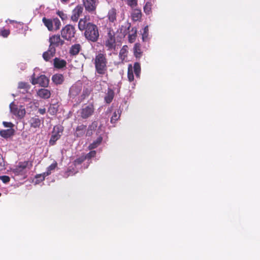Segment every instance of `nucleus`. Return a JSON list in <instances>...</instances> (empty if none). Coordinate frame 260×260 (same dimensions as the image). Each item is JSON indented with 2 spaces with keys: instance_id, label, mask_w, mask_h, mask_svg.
<instances>
[{
  "instance_id": "nucleus-41",
  "label": "nucleus",
  "mask_w": 260,
  "mask_h": 260,
  "mask_svg": "<svg viewBox=\"0 0 260 260\" xmlns=\"http://www.w3.org/2000/svg\"><path fill=\"white\" fill-rule=\"evenodd\" d=\"M0 180H2L4 183H7L10 182V178L8 176L3 175L0 176Z\"/></svg>"
},
{
  "instance_id": "nucleus-47",
  "label": "nucleus",
  "mask_w": 260,
  "mask_h": 260,
  "mask_svg": "<svg viewBox=\"0 0 260 260\" xmlns=\"http://www.w3.org/2000/svg\"><path fill=\"white\" fill-rule=\"evenodd\" d=\"M39 113L41 115H44L46 113V109L45 108H40L38 110Z\"/></svg>"
},
{
  "instance_id": "nucleus-3",
  "label": "nucleus",
  "mask_w": 260,
  "mask_h": 260,
  "mask_svg": "<svg viewBox=\"0 0 260 260\" xmlns=\"http://www.w3.org/2000/svg\"><path fill=\"white\" fill-rule=\"evenodd\" d=\"M131 24L129 23H126L121 27V32H123V35L125 36L128 33V42L131 43L134 42L136 39L137 30L136 27H132L130 30Z\"/></svg>"
},
{
  "instance_id": "nucleus-9",
  "label": "nucleus",
  "mask_w": 260,
  "mask_h": 260,
  "mask_svg": "<svg viewBox=\"0 0 260 260\" xmlns=\"http://www.w3.org/2000/svg\"><path fill=\"white\" fill-rule=\"evenodd\" d=\"M49 42L50 43L49 47L52 49L61 47L64 44V41L58 35H54L50 37L49 39Z\"/></svg>"
},
{
  "instance_id": "nucleus-21",
  "label": "nucleus",
  "mask_w": 260,
  "mask_h": 260,
  "mask_svg": "<svg viewBox=\"0 0 260 260\" xmlns=\"http://www.w3.org/2000/svg\"><path fill=\"white\" fill-rule=\"evenodd\" d=\"M67 65V62L63 59H60L59 58L55 57L54 59V66L56 69H62Z\"/></svg>"
},
{
  "instance_id": "nucleus-40",
  "label": "nucleus",
  "mask_w": 260,
  "mask_h": 260,
  "mask_svg": "<svg viewBox=\"0 0 260 260\" xmlns=\"http://www.w3.org/2000/svg\"><path fill=\"white\" fill-rule=\"evenodd\" d=\"M5 169V165L4 158L1 154H0V171Z\"/></svg>"
},
{
  "instance_id": "nucleus-10",
  "label": "nucleus",
  "mask_w": 260,
  "mask_h": 260,
  "mask_svg": "<svg viewBox=\"0 0 260 260\" xmlns=\"http://www.w3.org/2000/svg\"><path fill=\"white\" fill-rule=\"evenodd\" d=\"M94 107L92 104L88 105L81 109L80 115L83 119H86L92 115Z\"/></svg>"
},
{
  "instance_id": "nucleus-46",
  "label": "nucleus",
  "mask_w": 260,
  "mask_h": 260,
  "mask_svg": "<svg viewBox=\"0 0 260 260\" xmlns=\"http://www.w3.org/2000/svg\"><path fill=\"white\" fill-rule=\"evenodd\" d=\"M148 31V27L147 26H146L145 27V28L144 29V32L142 35V39L143 41H144L145 38L147 37Z\"/></svg>"
},
{
  "instance_id": "nucleus-35",
  "label": "nucleus",
  "mask_w": 260,
  "mask_h": 260,
  "mask_svg": "<svg viewBox=\"0 0 260 260\" xmlns=\"http://www.w3.org/2000/svg\"><path fill=\"white\" fill-rule=\"evenodd\" d=\"M86 160V157H85L84 155H82L80 157L76 158L74 160V164L75 165H80L84 161Z\"/></svg>"
},
{
  "instance_id": "nucleus-32",
  "label": "nucleus",
  "mask_w": 260,
  "mask_h": 260,
  "mask_svg": "<svg viewBox=\"0 0 260 260\" xmlns=\"http://www.w3.org/2000/svg\"><path fill=\"white\" fill-rule=\"evenodd\" d=\"M58 111L57 108L56 107L55 105H51L49 108H48V112L51 115H54L56 114Z\"/></svg>"
},
{
  "instance_id": "nucleus-15",
  "label": "nucleus",
  "mask_w": 260,
  "mask_h": 260,
  "mask_svg": "<svg viewBox=\"0 0 260 260\" xmlns=\"http://www.w3.org/2000/svg\"><path fill=\"white\" fill-rule=\"evenodd\" d=\"M134 55L137 58H140L143 56V50L140 43H136L133 48Z\"/></svg>"
},
{
  "instance_id": "nucleus-17",
  "label": "nucleus",
  "mask_w": 260,
  "mask_h": 260,
  "mask_svg": "<svg viewBox=\"0 0 260 260\" xmlns=\"http://www.w3.org/2000/svg\"><path fill=\"white\" fill-rule=\"evenodd\" d=\"M86 131V125L81 124L77 126L74 133V136L76 137H83Z\"/></svg>"
},
{
  "instance_id": "nucleus-6",
  "label": "nucleus",
  "mask_w": 260,
  "mask_h": 260,
  "mask_svg": "<svg viewBox=\"0 0 260 260\" xmlns=\"http://www.w3.org/2000/svg\"><path fill=\"white\" fill-rule=\"evenodd\" d=\"M63 131V127L61 125L54 126L52 132V135L49 140V144L54 145L55 142L60 139Z\"/></svg>"
},
{
  "instance_id": "nucleus-39",
  "label": "nucleus",
  "mask_w": 260,
  "mask_h": 260,
  "mask_svg": "<svg viewBox=\"0 0 260 260\" xmlns=\"http://www.w3.org/2000/svg\"><path fill=\"white\" fill-rule=\"evenodd\" d=\"M57 14L60 17L62 20H66L68 19V16L62 11H58L57 12Z\"/></svg>"
},
{
  "instance_id": "nucleus-1",
  "label": "nucleus",
  "mask_w": 260,
  "mask_h": 260,
  "mask_svg": "<svg viewBox=\"0 0 260 260\" xmlns=\"http://www.w3.org/2000/svg\"><path fill=\"white\" fill-rule=\"evenodd\" d=\"M78 26L80 31H84L85 38L88 41L96 42L98 40L100 36L98 27L95 24L89 22L86 16L79 20Z\"/></svg>"
},
{
  "instance_id": "nucleus-33",
  "label": "nucleus",
  "mask_w": 260,
  "mask_h": 260,
  "mask_svg": "<svg viewBox=\"0 0 260 260\" xmlns=\"http://www.w3.org/2000/svg\"><path fill=\"white\" fill-rule=\"evenodd\" d=\"M119 110H117V113L115 111L111 118V123H115L116 121L118 120V119L120 117V113H119Z\"/></svg>"
},
{
  "instance_id": "nucleus-11",
  "label": "nucleus",
  "mask_w": 260,
  "mask_h": 260,
  "mask_svg": "<svg viewBox=\"0 0 260 260\" xmlns=\"http://www.w3.org/2000/svg\"><path fill=\"white\" fill-rule=\"evenodd\" d=\"M85 10L88 12H94L96 8L98 0H83Z\"/></svg>"
},
{
  "instance_id": "nucleus-7",
  "label": "nucleus",
  "mask_w": 260,
  "mask_h": 260,
  "mask_svg": "<svg viewBox=\"0 0 260 260\" xmlns=\"http://www.w3.org/2000/svg\"><path fill=\"white\" fill-rule=\"evenodd\" d=\"M11 112L19 119L24 118L26 114L25 109L23 106L18 107L17 106L12 103L10 105Z\"/></svg>"
},
{
  "instance_id": "nucleus-50",
  "label": "nucleus",
  "mask_w": 260,
  "mask_h": 260,
  "mask_svg": "<svg viewBox=\"0 0 260 260\" xmlns=\"http://www.w3.org/2000/svg\"><path fill=\"white\" fill-rule=\"evenodd\" d=\"M1 195H2V193L0 192V197L1 196Z\"/></svg>"
},
{
  "instance_id": "nucleus-19",
  "label": "nucleus",
  "mask_w": 260,
  "mask_h": 260,
  "mask_svg": "<svg viewBox=\"0 0 260 260\" xmlns=\"http://www.w3.org/2000/svg\"><path fill=\"white\" fill-rule=\"evenodd\" d=\"M37 94L42 99H48L50 98L51 96V92L50 91L47 89L42 88L38 91Z\"/></svg>"
},
{
  "instance_id": "nucleus-49",
  "label": "nucleus",
  "mask_w": 260,
  "mask_h": 260,
  "mask_svg": "<svg viewBox=\"0 0 260 260\" xmlns=\"http://www.w3.org/2000/svg\"><path fill=\"white\" fill-rule=\"evenodd\" d=\"M9 21L10 23H13L14 22V20H9Z\"/></svg>"
},
{
  "instance_id": "nucleus-23",
  "label": "nucleus",
  "mask_w": 260,
  "mask_h": 260,
  "mask_svg": "<svg viewBox=\"0 0 260 260\" xmlns=\"http://www.w3.org/2000/svg\"><path fill=\"white\" fill-rule=\"evenodd\" d=\"M131 17L134 21H140L142 17V12L140 9H134L132 13Z\"/></svg>"
},
{
  "instance_id": "nucleus-31",
  "label": "nucleus",
  "mask_w": 260,
  "mask_h": 260,
  "mask_svg": "<svg viewBox=\"0 0 260 260\" xmlns=\"http://www.w3.org/2000/svg\"><path fill=\"white\" fill-rule=\"evenodd\" d=\"M127 78L130 82L133 81L134 80V76L132 67L130 66L128 68L127 71Z\"/></svg>"
},
{
  "instance_id": "nucleus-45",
  "label": "nucleus",
  "mask_w": 260,
  "mask_h": 260,
  "mask_svg": "<svg viewBox=\"0 0 260 260\" xmlns=\"http://www.w3.org/2000/svg\"><path fill=\"white\" fill-rule=\"evenodd\" d=\"M76 87L72 86L70 88V91H69L70 94L72 95H76V94H77L78 93V91H76Z\"/></svg>"
},
{
  "instance_id": "nucleus-14",
  "label": "nucleus",
  "mask_w": 260,
  "mask_h": 260,
  "mask_svg": "<svg viewBox=\"0 0 260 260\" xmlns=\"http://www.w3.org/2000/svg\"><path fill=\"white\" fill-rule=\"evenodd\" d=\"M57 163L56 161H54L51 165H50L47 168V171L43 173L42 174H38L36 176V178H41V180L43 181L45 179V177L50 174H51L52 171L55 170V169L57 167Z\"/></svg>"
},
{
  "instance_id": "nucleus-22",
  "label": "nucleus",
  "mask_w": 260,
  "mask_h": 260,
  "mask_svg": "<svg viewBox=\"0 0 260 260\" xmlns=\"http://www.w3.org/2000/svg\"><path fill=\"white\" fill-rule=\"evenodd\" d=\"M52 80L56 85L61 84L64 81V77L61 74H56L52 76Z\"/></svg>"
},
{
  "instance_id": "nucleus-24",
  "label": "nucleus",
  "mask_w": 260,
  "mask_h": 260,
  "mask_svg": "<svg viewBox=\"0 0 260 260\" xmlns=\"http://www.w3.org/2000/svg\"><path fill=\"white\" fill-rule=\"evenodd\" d=\"M81 49V45L79 44H76L71 47L69 53L72 55H76L79 53Z\"/></svg>"
},
{
  "instance_id": "nucleus-36",
  "label": "nucleus",
  "mask_w": 260,
  "mask_h": 260,
  "mask_svg": "<svg viewBox=\"0 0 260 260\" xmlns=\"http://www.w3.org/2000/svg\"><path fill=\"white\" fill-rule=\"evenodd\" d=\"M53 24L55 26V30H58L59 29L60 26L61 25V22L57 18L53 19Z\"/></svg>"
},
{
  "instance_id": "nucleus-34",
  "label": "nucleus",
  "mask_w": 260,
  "mask_h": 260,
  "mask_svg": "<svg viewBox=\"0 0 260 260\" xmlns=\"http://www.w3.org/2000/svg\"><path fill=\"white\" fill-rule=\"evenodd\" d=\"M144 11L146 14H149L151 12V4L147 2L144 7Z\"/></svg>"
},
{
  "instance_id": "nucleus-5",
  "label": "nucleus",
  "mask_w": 260,
  "mask_h": 260,
  "mask_svg": "<svg viewBox=\"0 0 260 260\" xmlns=\"http://www.w3.org/2000/svg\"><path fill=\"white\" fill-rule=\"evenodd\" d=\"M105 45L107 48V50L111 51L115 50L116 48V41L115 38V33L113 30L110 29L107 34V37L105 41Z\"/></svg>"
},
{
  "instance_id": "nucleus-16",
  "label": "nucleus",
  "mask_w": 260,
  "mask_h": 260,
  "mask_svg": "<svg viewBox=\"0 0 260 260\" xmlns=\"http://www.w3.org/2000/svg\"><path fill=\"white\" fill-rule=\"evenodd\" d=\"M56 53V49H52L49 47L47 51L44 52L43 54V58L46 61H49Z\"/></svg>"
},
{
  "instance_id": "nucleus-2",
  "label": "nucleus",
  "mask_w": 260,
  "mask_h": 260,
  "mask_svg": "<svg viewBox=\"0 0 260 260\" xmlns=\"http://www.w3.org/2000/svg\"><path fill=\"white\" fill-rule=\"evenodd\" d=\"M93 60L96 73L101 76L107 73L108 59L106 53L98 52Z\"/></svg>"
},
{
  "instance_id": "nucleus-25",
  "label": "nucleus",
  "mask_w": 260,
  "mask_h": 260,
  "mask_svg": "<svg viewBox=\"0 0 260 260\" xmlns=\"http://www.w3.org/2000/svg\"><path fill=\"white\" fill-rule=\"evenodd\" d=\"M127 54L128 47L127 45H124L120 50L119 57L122 61H123L126 58Z\"/></svg>"
},
{
  "instance_id": "nucleus-37",
  "label": "nucleus",
  "mask_w": 260,
  "mask_h": 260,
  "mask_svg": "<svg viewBox=\"0 0 260 260\" xmlns=\"http://www.w3.org/2000/svg\"><path fill=\"white\" fill-rule=\"evenodd\" d=\"M10 34V31L9 29H3L0 31V36L4 38H7Z\"/></svg>"
},
{
  "instance_id": "nucleus-29",
  "label": "nucleus",
  "mask_w": 260,
  "mask_h": 260,
  "mask_svg": "<svg viewBox=\"0 0 260 260\" xmlns=\"http://www.w3.org/2000/svg\"><path fill=\"white\" fill-rule=\"evenodd\" d=\"M29 164L30 165V167H31L32 166V164L31 162H29L28 161L19 162L17 168H16V170L18 171H22V170L25 169L28 166Z\"/></svg>"
},
{
  "instance_id": "nucleus-42",
  "label": "nucleus",
  "mask_w": 260,
  "mask_h": 260,
  "mask_svg": "<svg viewBox=\"0 0 260 260\" xmlns=\"http://www.w3.org/2000/svg\"><path fill=\"white\" fill-rule=\"evenodd\" d=\"M127 4L132 8H134L137 5V0H127Z\"/></svg>"
},
{
  "instance_id": "nucleus-43",
  "label": "nucleus",
  "mask_w": 260,
  "mask_h": 260,
  "mask_svg": "<svg viewBox=\"0 0 260 260\" xmlns=\"http://www.w3.org/2000/svg\"><path fill=\"white\" fill-rule=\"evenodd\" d=\"M28 86V84L25 82H21L18 84V88L20 89H27Z\"/></svg>"
},
{
  "instance_id": "nucleus-20",
  "label": "nucleus",
  "mask_w": 260,
  "mask_h": 260,
  "mask_svg": "<svg viewBox=\"0 0 260 260\" xmlns=\"http://www.w3.org/2000/svg\"><path fill=\"white\" fill-rule=\"evenodd\" d=\"M114 95V90L110 88H108L107 89V92L106 93V95L104 98L105 102L107 104L111 103L113 100Z\"/></svg>"
},
{
  "instance_id": "nucleus-28",
  "label": "nucleus",
  "mask_w": 260,
  "mask_h": 260,
  "mask_svg": "<svg viewBox=\"0 0 260 260\" xmlns=\"http://www.w3.org/2000/svg\"><path fill=\"white\" fill-rule=\"evenodd\" d=\"M102 140L103 138L102 137H99L95 141H93L88 146V149L92 150L96 148L101 143Z\"/></svg>"
},
{
  "instance_id": "nucleus-4",
  "label": "nucleus",
  "mask_w": 260,
  "mask_h": 260,
  "mask_svg": "<svg viewBox=\"0 0 260 260\" xmlns=\"http://www.w3.org/2000/svg\"><path fill=\"white\" fill-rule=\"evenodd\" d=\"M76 30L75 27L71 24H67L61 30V37L67 41H71L75 37Z\"/></svg>"
},
{
  "instance_id": "nucleus-18",
  "label": "nucleus",
  "mask_w": 260,
  "mask_h": 260,
  "mask_svg": "<svg viewBox=\"0 0 260 260\" xmlns=\"http://www.w3.org/2000/svg\"><path fill=\"white\" fill-rule=\"evenodd\" d=\"M15 134V130L13 128L2 129L0 131V136L5 138L8 139L12 137Z\"/></svg>"
},
{
  "instance_id": "nucleus-44",
  "label": "nucleus",
  "mask_w": 260,
  "mask_h": 260,
  "mask_svg": "<svg viewBox=\"0 0 260 260\" xmlns=\"http://www.w3.org/2000/svg\"><path fill=\"white\" fill-rule=\"evenodd\" d=\"M3 124L5 127H9V128H13L14 126V124L11 122L4 121Z\"/></svg>"
},
{
  "instance_id": "nucleus-26",
  "label": "nucleus",
  "mask_w": 260,
  "mask_h": 260,
  "mask_svg": "<svg viewBox=\"0 0 260 260\" xmlns=\"http://www.w3.org/2000/svg\"><path fill=\"white\" fill-rule=\"evenodd\" d=\"M107 17L110 22H114L116 20V10L114 8L109 10Z\"/></svg>"
},
{
  "instance_id": "nucleus-8",
  "label": "nucleus",
  "mask_w": 260,
  "mask_h": 260,
  "mask_svg": "<svg viewBox=\"0 0 260 260\" xmlns=\"http://www.w3.org/2000/svg\"><path fill=\"white\" fill-rule=\"evenodd\" d=\"M31 83L32 85L39 84L40 86L46 87L48 86L49 80L44 75H41L38 78L35 77V74L31 77Z\"/></svg>"
},
{
  "instance_id": "nucleus-12",
  "label": "nucleus",
  "mask_w": 260,
  "mask_h": 260,
  "mask_svg": "<svg viewBox=\"0 0 260 260\" xmlns=\"http://www.w3.org/2000/svg\"><path fill=\"white\" fill-rule=\"evenodd\" d=\"M83 11V7L80 5H77L72 11L71 19L73 22H77L79 17Z\"/></svg>"
},
{
  "instance_id": "nucleus-30",
  "label": "nucleus",
  "mask_w": 260,
  "mask_h": 260,
  "mask_svg": "<svg viewBox=\"0 0 260 260\" xmlns=\"http://www.w3.org/2000/svg\"><path fill=\"white\" fill-rule=\"evenodd\" d=\"M134 72L137 77H140L141 73V66L139 62H135L134 64Z\"/></svg>"
},
{
  "instance_id": "nucleus-38",
  "label": "nucleus",
  "mask_w": 260,
  "mask_h": 260,
  "mask_svg": "<svg viewBox=\"0 0 260 260\" xmlns=\"http://www.w3.org/2000/svg\"><path fill=\"white\" fill-rule=\"evenodd\" d=\"M95 155H96V151L95 150H92V151H90L89 153H88L84 156H85V157H86V159H89L92 157H95Z\"/></svg>"
},
{
  "instance_id": "nucleus-48",
  "label": "nucleus",
  "mask_w": 260,
  "mask_h": 260,
  "mask_svg": "<svg viewBox=\"0 0 260 260\" xmlns=\"http://www.w3.org/2000/svg\"><path fill=\"white\" fill-rule=\"evenodd\" d=\"M62 3H67L69 0H60Z\"/></svg>"
},
{
  "instance_id": "nucleus-27",
  "label": "nucleus",
  "mask_w": 260,
  "mask_h": 260,
  "mask_svg": "<svg viewBox=\"0 0 260 260\" xmlns=\"http://www.w3.org/2000/svg\"><path fill=\"white\" fill-rule=\"evenodd\" d=\"M42 21L45 26L48 28L49 31H52L53 29V19H48L46 17H43Z\"/></svg>"
},
{
  "instance_id": "nucleus-13",
  "label": "nucleus",
  "mask_w": 260,
  "mask_h": 260,
  "mask_svg": "<svg viewBox=\"0 0 260 260\" xmlns=\"http://www.w3.org/2000/svg\"><path fill=\"white\" fill-rule=\"evenodd\" d=\"M44 119H41L38 116H35L30 118L29 120V123L31 128L39 129L40 128L42 124L43 123Z\"/></svg>"
}]
</instances>
